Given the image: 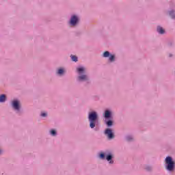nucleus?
<instances>
[{
	"label": "nucleus",
	"instance_id": "obj_20",
	"mask_svg": "<svg viewBox=\"0 0 175 175\" xmlns=\"http://www.w3.org/2000/svg\"><path fill=\"white\" fill-rule=\"evenodd\" d=\"M40 116H41V117H47V113L46 112H42Z\"/></svg>",
	"mask_w": 175,
	"mask_h": 175
},
{
	"label": "nucleus",
	"instance_id": "obj_8",
	"mask_svg": "<svg viewBox=\"0 0 175 175\" xmlns=\"http://www.w3.org/2000/svg\"><path fill=\"white\" fill-rule=\"evenodd\" d=\"M111 114H112L111 111L107 109L105 111L104 117L106 120H109L111 118Z\"/></svg>",
	"mask_w": 175,
	"mask_h": 175
},
{
	"label": "nucleus",
	"instance_id": "obj_17",
	"mask_svg": "<svg viewBox=\"0 0 175 175\" xmlns=\"http://www.w3.org/2000/svg\"><path fill=\"white\" fill-rule=\"evenodd\" d=\"M107 126H111L113 125V121L109 120L107 122Z\"/></svg>",
	"mask_w": 175,
	"mask_h": 175
},
{
	"label": "nucleus",
	"instance_id": "obj_21",
	"mask_svg": "<svg viewBox=\"0 0 175 175\" xmlns=\"http://www.w3.org/2000/svg\"><path fill=\"white\" fill-rule=\"evenodd\" d=\"M1 151L0 150V154H1Z\"/></svg>",
	"mask_w": 175,
	"mask_h": 175
},
{
	"label": "nucleus",
	"instance_id": "obj_18",
	"mask_svg": "<svg viewBox=\"0 0 175 175\" xmlns=\"http://www.w3.org/2000/svg\"><path fill=\"white\" fill-rule=\"evenodd\" d=\"M146 170H148V172H150V170H152V167H151V166L150 165H147L146 167H145Z\"/></svg>",
	"mask_w": 175,
	"mask_h": 175
},
{
	"label": "nucleus",
	"instance_id": "obj_1",
	"mask_svg": "<svg viewBox=\"0 0 175 175\" xmlns=\"http://www.w3.org/2000/svg\"><path fill=\"white\" fill-rule=\"evenodd\" d=\"M85 71L86 69L83 66H79L77 68V72L79 75V81H87L89 79L88 76L85 75Z\"/></svg>",
	"mask_w": 175,
	"mask_h": 175
},
{
	"label": "nucleus",
	"instance_id": "obj_3",
	"mask_svg": "<svg viewBox=\"0 0 175 175\" xmlns=\"http://www.w3.org/2000/svg\"><path fill=\"white\" fill-rule=\"evenodd\" d=\"M165 168L168 172L174 170V161L171 157H167L165 159Z\"/></svg>",
	"mask_w": 175,
	"mask_h": 175
},
{
	"label": "nucleus",
	"instance_id": "obj_6",
	"mask_svg": "<svg viewBox=\"0 0 175 175\" xmlns=\"http://www.w3.org/2000/svg\"><path fill=\"white\" fill-rule=\"evenodd\" d=\"M103 57H104V58L109 57L110 62H113V61H114V58H115L114 55H110V52H109V51H105L103 53Z\"/></svg>",
	"mask_w": 175,
	"mask_h": 175
},
{
	"label": "nucleus",
	"instance_id": "obj_15",
	"mask_svg": "<svg viewBox=\"0 0 175 175\" xmlns=\"http://www.w3.org/2000/svg\"><path fill=\"white\" fill-rule=\"evenodd\" d=\"M126 140H127L128 142H131V140H133V136H132V135H127L126 137Z\"/></svg>",
	"mask_w": 175,
	"mask_h": 175
},
{
	"label": "nucleus",
	"instance_id": "obj_2",
	"mask_svg": "<svg viewBox=\"0 0 175 175\" xmlns=\"http://www.w3.org/2000/svg\"><path fill=\"white\" fill-rule=\"evenodd\" d=\"M88 120L90 122V126L92 129L96 126L98 123V113L96 111L89 113Z\"/></svg>",
	"mask_w": 175,
	"mask_h": 175
},
{
	"label": "nucleus",
	"instance_id": "obj_11",
	"mask_svg": "<svg viewBox=\"0 0 175 175\" xmlns=\"http://www.w3.org/2000/svg\"><path fill=\"white\" fill-rule=\"evenodd\" d=\"M113 158V156H111V154H108L106 157L107 161H108V162L109 161V163L112 164L113 163V160H111Z\"/></svg>",
	"mask_w": 175,
	"mask_h": 175
},
{
	"label": "nucleus",
	"instance_id": "obj_5",
	"mask_svg": "<svg viewBox=\"0 0 175 175\" xmlns=\"http://www.w3.org/2000/svg\"><path fill=\"white\" fill-rule=\"evenodd\" d=\"M79 23V17L76 15H73L71 16V18L70 20V24L72 26L75 27L76 24Z\"/></svg>",
	"mask_w": 175,
	"mask_h": 175
},
{
	"label": "nucleus",
	"instance_id": "obj_12",
	"mask_svg": "<svg viewBox=\"0 0 175 175\" xmlns=\"http://www.w3.org/2000/svg\"><path fill=\"white\" fill-rule=\"evenodd\" d=\"M64 73H65V69L64 68H59L57 70V75H59V76H62V75H64Z\"/></svg>",
	"mask_w": 175,
	"mask_h": 175
},
{
	"label": "nucleus",
	"instance_id": "obj_16",
	"mask_svg": "<svg viewBox=\"0 0 175 175\" xmlns=\"http://www.w3.org/2000/svg\"><path fill=\"white\" fill-rule=\"evenodd\" d=\"M70 57L72 61H74V62H77V57L76 55H71Z\"/></svg>",
	"mask_w": 175,
	"mask_h": 175
},
{
	"label": "nucleus",
	"instance_id": "obj_7",
	"mask_svg": "<svg viewBox=\"0 0 175 175\" xmlns=\"http://www.w3.org/2000/svg\"><path fill=\"white\" fill-rule=\"evenodd\" d=\"M105 134L109 139L114 138V134L113 133V131L110 129H107L105 131Z\"/></svg>",
	"mask_w": 175,
	"mask_h": 175
},
{
	"label": "nucleus",
	"instance_id": "obj_9",
	"mask_svg": "<svg viewBox=\"0 0 175 175\" xmlns=\"http://www.w3.org/2000/svg\"><path fill=\"white\" fill-rule=\"evenodd\" d=\"M6 102V95L1 94L0 95V103H3Z\"/></svg>",
	"mask_w": 175,
	"mask_h": 175
},
{
	"label": "nucleus",
	"instance_id": "obj_4",
	"mask_svg": "<svg viewBox=\"0 0 175 175\" xmlns=\"http://www.w3.org/2000/svg\"><path fill=\"white\" fill-rule=\"evenodd\" d=\"M11 106L16 113H20V109H21V104L20 103V100L15 99L13 100L11 103Z\"/></svg>",
	"mask_w": 175,
	"mask_h": 175
},
{
	"label": "nucleus",
	"instance_id": "obj_19",
	"mask_svg": "<svg viewBox=\"0 0 175 175\" xmlns=\"http://www.w3.org/2000/svg\"><path fill=\"white\" fill-rule=\"evenodd\" d=\"M100 159H106V157H105V154L103 153L100 154Z\"/></svg>",
	"mask_w": 175,
	"mask_h": 175
},
{
	"label": "nucleus",
	"instance_id": "obj_10",
	"mask_svg": "<svg viewBox=\"0 0 175 175\" xmlns=\"http://www.w3.org/2000/svg\"><path fill=\"white\" fill-rule=\"evenodd\" d=\"M157 32L159 33H161V35H163V33H165V29H163V28H162V27L158 26L157 27Z\"/></svg>",
	"mask_w": 175,
	"mask_h": 175
},
{
	"label": "nucleus",
	"instance_id": "obj_14",
	"mask_svg": "<svg viewBox=\"0 0 175 175\" xmlns=\"http://www.w3.org/2000/svg\"><path fill=\"white\" fill-rule=\"evenodd\" d=\"M50 135H51V136H57V131L54 129H52L50 131Z\"/></svg>",
	"mask_w": 175,
	"mask_h": 175
},
{
	"label": "nucleus",
	"instance_id": "obj_13",
	"mask_svg": "<svg viewBox=\"0 0 175 175\" xmlns=\"http://www.w3.org/2000/svg\"><path fill=\"white\" fill-rule=\"evenodd\" d=\"M169 14L170 17H172V18H175V11L174 10L170 11Z\"/></svg>",
	"mask_w": 175,
	"mask_h": 175
}]
</instances>
